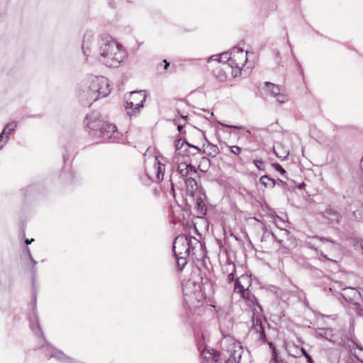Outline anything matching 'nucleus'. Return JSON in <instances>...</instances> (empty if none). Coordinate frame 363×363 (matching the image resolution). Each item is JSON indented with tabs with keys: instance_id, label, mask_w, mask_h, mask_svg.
I'll return each instance as SVG.
<instances>
[{
	"instance_id": "1",
	"label": "nucleus",
	"mask_w": 363,
	"mask_h": 363,
	"mask_svg": "<svg viewBox=\"0 0 363 363\" xmlns=\"http://www.w3.org/2000/svg\"><path fill=\"white\" fill-rule=\"evenodd\" d=\"M122 45L109 35L102 36L100 40L99 61L109 67H116L125 58Z\"/></svg>"
},
{
	"instance_id": "2",
	"label": "nucleus",
	"mask_w": 363,
	"mask_h": 363,
	"mask_svg": "<svg viewBox=\"0 0 363 363\" xmlns=\"http://www.w3.org/2000/svg\"><path fill=\"white\" fill-rule=\"evenodd\" d=\"M86 126L91 130V134L104 140H111L114 143L119 140L121 133L114 124L103 122L99 120L97 113H92L86 117Z\"/></svg>"
},
{
	"instance_id": "3",
	"label": "nucleus",
	"mask_w": 363,
	"mask_h": 363,
	"mask_svg": "<svg viewBox=\"0 0 363 363\" xmlns=\"http://www.w3.org/2000/svg\"><path fill=\"white\" fill-rule=\"evenodd\" d=\"M111 92L108 79L104 77H94L82 98L86 97L88 101H95L99 98L108 96Z\"/></svg>"
},
{
	"instance_id": "4",
	"label": "nucleus",
	"mask_w": 363,
	"mask_h": 363,
	"mask_svg": "<svg viewBox=\"0 0 363 363\" xmlns=\"http://www.w3.org/2000/svg\"><path fill=\"white\" fill-rule=\"evenodd\" d=\"M173 252L177 259V267L182 270L188 262L189 247H188L187 235H179L174 239Z\"/></svg>"
},
{
	"instance_id": "5",
	"label": "nucleus",
	"mask_w": 363,
	"mask_h": 363,
	"mask_svg": "<svg viewBox=\"0 0 363 363\" xmlns=\"http://www.w3.org/2000/svg\"><path fill=\"white\" fill-rule=\"evenodd\" d=\"M145 91H131L128 96H125V110L130 116L136 115L143 107L146 99Z\"/></svg>"
},
{
	"instance_id": "6",
	"label": "nucleus",
	"mask_w": 363,
	"mask_h": 363,
	"mask_svg": "<svg viewBox=\"0 0 363 363\" xmlns=\"http://www.w3.org/2000/svg\"><path fill=\"white\" fill-rule=\"evenodd\" d=\"M317 242H320L324 246V249L328 252L339 251L341 248L340 244L337 242L319 236H313L311 238L310 240L307 242V245L310 248L317 250Z\"/></svg>"
},
{
	"instance_id": "7",
	"label": "nucleus",
	"mask_w": 363,
	"mask_h": 363,
	"mask_svg": "<svg viewBox=\"0 0 363 363\" xmlns=\"http://www.w3.org/2000/svg\"><path fill=\"white\" fill-rule=\"evenodd\" d=\"M247 52L244 53V50L241 48L237 47L233 48V56L230 59V67L236 69L235 77H237L238 74H241L242 67L247 60Z\"/></svg>"
},
{
	"instance_id": "8",
	"label": "nucleus",
	"mask_w": 363,
	"mask_h": 363,
	"mask_svg": "<svg viewBox=\"0 0 363 363\" xmlns=\"http://www.w3.org/2000/svg\"><path fill=\"white\" fill-rule=\"evenodd\" d=\"M272 238L280 244L281 247L285 250V252H287L291 247L295 246L290 232L286 230L279 229L277 233H272Z\"/></svg>"
},
{
	"instance_id": "9",
	"label": "nucleus",
	"mask_w": 363,
	"mask_h": 363,
	"mask_svg": "<svg viewBox=\"0 0 363 363\" xmlns=\"http://www.w3.org/2000/svg\"><path fill=\"white\" fill-rule=\"evenodd\" d=\"M164 169V164L158 161L157 158H155V164L152 169L153 173L155 174V177H152L150 173L147 172L145 175V177H141V179H143V182L147 184L152 182H160V181L163 180Z\"/></svg>"
},
{
	"instance_id": "10",
	"label": "nucleus",
	"mask_w": 363,
	"mask_h": 363,
	"mask_svg": "<svg viewBox=\"0 0 363 363\" xmlns=\"http://www.w3.org/2000/svg\"><path fill=\"white\" fill-rule=\"evenodd\" d=\"M341 296L348 303L359 306L361 294L354 288L347 287L342 289Z\"/></svg>"
},
{
	"instance_id": "11",
	"label": "nucleus",
	"mask_w": 363,
	"mask_h": 363,
	"mask_svg": "<svg viewBox=\"0 0 363 363\" xmlns=\"http://www.w3.org/2000/svg\"><path fill=\"white\" fill-rule=\"evenodd\" d=\"M252 330L255 331L257 334V339L262 342H265L267 340L266 335L264 330V326L262 322V318L260 315H256L255 312H253V315L252 316Z\"/></svg>"
},
{
	"instance_id": "12",
	"label": "nucleus",
	"mask_w": 363,
	"mask_h": 363,
	"mask_svg": "<svg viewBox=\"0 0 363 363\" xmlns=\"http://www.w3.org/2000/svg\"><path fill=\"white\" fill-rule=\"evenodd\" d=\"M321 215L331 224H338L342 218L340 213L330 205L326 207L325 211L321 213Z\"/></svg>"
},
{
	"instance_id": "13",
	"label": "nucleus",
	"mask_w": 363,
	"mask_h": 363,
	"mask_svg": "<svg viewBox=\"0 0 363 363\" xmlns=\"http://www.w3.org/2000/svg\"><path fill=\"white\" fill-rule=\"evenodd\" d=\"M177 172L180 175L181 178L184 180L186 178L195 176L197 174V170L196 167L191 164L181 162L177 165Z\"/></svg>"
},
{
	"instance_id": "14",
	"label": "nucleus",
	"mask_w": 363,
	"mask_h": 363,
	"mask_svg": "<svg viewBox=\"0 0 363 363\" xmlns=\"http://www.w3.org/2000/svg\"><path fill=\"white\" fill-rule=\"evenodd\" d=\"M202 363H221L220 354L214 350L204 349L201 352Z\"/></svg>"
},
{
	"instance_id": "15",
	"label": "nucleus",
	"mask_w": 363,
	"mask_h": 363,
	"mask_svg": "<svg viewBox=\"0 0 363 363\" xmlns=\"http://www.w3.org/2000/svg\"><path fill=\"white\" fill-rule=\"evenodd\" d=\"M42 347L48 351V355H49L50 357L56 358L58 360L66 363H74L72 359L67 357L62 351L52 348L48 344L43 345Z\"/></svg>"
},
{
	"instance_id": "16",
	"label": "nucleus",
	"mask_w": 363,
	"mask_h": 363,
	"mask_svg": "<svg viewBox=\"0 0 363 363\" xmlns=\"http://www.w3.org/2000/svg\"><path fill=\"white\" fill-rule=\"evenodd\" d=\"M237 347H239L240 350L241 349L240 342H233L232 349L228 352L229 357L225 359V363L239 362V360L241 358V352L240 350L236 351L235 348Z\"/></svg>"
},
{
	"instance_id": "17",
	"label": "nucleus",
	"mask_w": 363,
	"mask_h": 363,
	"mask_svg": "<svg viewBox=\"0 0 363 363\" xmlns=\"http://www.w3.org/2000/svg\"><path fill=\"white\" fill-rule=\"evenodd\" d=\"M250 278L247 275H242L235 280L234 284V291L237 293H241L246 289L245 285L249 286Z\"/></svg>"
},
{
	"instance_id": "18",
	"label": "nucleus",
	"mask_w": 363,
	"mask_h": 363,
	"mask_svg": "<svg viewBox=\"0 0 363 363\" xmlns=\"http://www.w3.org/2000/svg\"><path fill=\"white\" fill-rule=\"evenodd\" d=\"M350 211H352L356 219L363 220V204L362 203L354 201L350 206Z\"/></svg>"
},
{
	"instance_id": "19",
	"label": "nucleus",
	"mask_w": 363,
	"mask_h": 363,
	"mask_svg": "<svg viewBox=\"0 0 363 363\" xmlns=\"http://www.w3.org/2000/svg\"><path fill=\"white\" fill-rule=\"evenodd\" d=\"M233 51L231 52H224L220 55H214L210 57L208 60V62L211 60H216L219 62H223V64L228 63V65L230 66V59H232Z\"/></svg>"
},
{
	"instance_id": "20",
	"label": "nucleus",
	"mask_w": 363,
	"mask_h": 363,
	"mask_svg": "<svg viewBox=\"0 0 363 363\" xmlns=\"http://www.w3.org/2000/svg\"><path fill=\"white\" fill-rule=\"evenodd\" d=\"M30 326L35 335H43L37 315L34 313L29 316Z\"/></svg>"
},
{
	"instance_id": "21",
	"label": "nucleus",
	"mask_w": 363,
	"mask_h": 363,
	"mask_svg": "<svg viewBox=\"0 0 363 363\" xmlns=\"http://www.w3.org/2000/svg\"><path fill=\"white\" fill-rule=\"evenodd\" d=\"M186 188L188 192L193 194L198 189V184L194 176L184 179Z\"/></svg>"
},
{
	"instance_id": "22",
	"label": "nucleus",
	"mask_w": 363,
	"mask_h": 363,
	"mask_svg": "<svg viewBox=\"0 0 363 363\" xmlns=\"http://www.w3.org/2000/svg\"><path fill=\"white\" fill-rule=\"evenodd\" d=\"M188 247H189V253L191 252L193 255H195V250L197 247L203 248V244L200 242L199 240L193 236H187Z\"/></svg>"
},
{
	"instance_id": "23",
	"label": "nucleus",
	"mask_w": 363,
	"mask_h": 363,
	"mask_svg": "<svg viewBox=\"0 0 363 363\" xmlns=\"http://www.w3.org/2000/svg\"><path fill=\"white\" fill-rule=\"evenodd\" d=\"M16 128V124L15 123H8L6 127L4 128L3 131L0 134V143L2 141L3 135H6V138H9V135L11 134L15 129ZM8 139H6L7 140ZM3 145L0 146V149L2 147Z\"/></svg>"
},
{
	"instance_id": "24",
	"label": "nucleus",
	"mask_w": 363,
	"mask_h": 363,
	"mask_svg": "<svg viewBox=\"0 0 363 363\" xmlns=\"http://www.w3.org/2000/svg\"><path fill=\"white\" fill-rule=\"evenodd\" d=\"M259 182L265 188H274L277 183L275 179L269 177L267 174L263 175L259 178Z\"/></svg>"
},
{
	"instance_id": "25",
	"label": "nucleus",
	"mask_w": 363,
	"mask_h": 363,
	"mask_svg": "<svg viewBox=\"0 0 363 363\" xmlns=\"http://www.w3.org/2000/svg\"><path fill=\"white\" fill-rule=\"evenodd\" d=\"M265 85L269 88V91H270L271 94L274 96L283 91L282 87L279 85L269 82H266Z\"/></svg>"
},
{
	"instance_id": "26",
	"label": "nucleus",
	"mask_w": 363,
	"mask_h": 363,
	"mask_svg": "<svg viewBox=\"0 0 363 363\" xmlns=\"http://www.w3.org/2000/svg\"><path fill=\"white\" fill-rule=\"evenodd\" d=\"M196 206L198 213L205 215L207 211V208L201 197L196 198Z\"/></svg>"
},
{
	"instance_id": "27",
	"label": "nucleus",
	"mask_w": 363,
	"mask_h": 363,
	"mask_svg": "<svg viewBox=\"0 0 363 363\" xmlns=\"http://www.w3.org/2000/svg\"><path fill=\"white\" fill-rule=\"evenodd\" d=\"M318 335L320 337H325L330 341H332V338L333 337V330L330 328L319 329Z\"/></svg>"
},
{
	"instance_id": "28",
	"label": "nucleus",
	"mask_w": 363,
	"mask_h": 363,
	"mask_svg": "<svg viewBox=\"0 0 363 363\" xmlns=\"http://www.w3.org/2000/svg\"><path fill=\"white\" fill-rule=\"evenodd\" d=\"M207 148L209 151L208 155L212 157H216L220 152V150H219V148L218 147V146L216 145H213L211 143H208Z\"/></svg>"
},
{
	"instance_id": "29",
	"label": "nucleus",
	"mask_w": 363,
	"mask_h": 363,
	"mask_svg": "<svg viewBox=\"0 0 363 363\" xmlns=\"http://www.w3.org/2000/svg\"><path fill=\"white\" fill-rule=\"evenodd\" d=\"M240 294H242V297L243 298L250 301L252 303H254V302L257 301L255 296H253L251 294L250 291L248 289V286H247L246 289L242 291Z\"/></svg>"
},
{
	"instance_id": "30",
	"label": "nucleus",
	"mask_w": 363,
	"mask_h": 363,
	"mask_svg": "<svg viewBox=\"0 0 363 363\" xmlns=\"http://www.w3.org/2000/svg\"><path fill=\"white\" fill-rule=\"evenodd\" d=\"M215 77L220 81V82H225L227 79V76L224 72H223L220 69H216L214 71Z\"/></svg>"
},
{
	"instance_id": "31",
	"label": "nucleus",
	"mask_w": 363,
	"mask_h": 363,
	"mask_svg": "<svg viewBox=\"0 0 363 363\" xmlns=\"http://www.w3.org/2000/svg\"><path fill=\"white\" fill-rule=\"evenodd\" d=\"M274 97L277 99V101L279 104H283L289 100L288 96L284 93V91L276 95Z\"/></svg>"
},
{
	"instance_id": "32",
	"label": "nucleus",
	"mask_w": 363,
	"mask_h": 363,
	"mask_svg": "<svg viewBox=\"0 0 363 363\" xmlns=\"http://www.w3.org/2000/svg\"><path fill=\"white\" fill-rule=\"evenodd\" d=\"M272 166L276 171L279 172L281 174L285 175L286 174V171L279 163H272Z\"/></svg>"
},
{
	"instance_id": "33",
	"label": "nucleus",
	"mask_w": 363,
	"mask_h": 363,
	"mask_svg": "<svg viewBox=\"0 0 363 363\" xmlns=\"http://www.w3.org/2000/svg\"><path fill=\"white\" fill-rule=\"evenodd\" d=\"M185 144H186L188 147H191V148H193V149H194V152H192V154H193L194 155H196V154H199V153H200V152H201V149H200L199 147H197V146H196V145H191V144L189 143L186 140H185Z\"/></svg>"
},
{
	"instance_id": "34",
	"label": "nucleus",
	"mask_w": 363,
	"mask_h": 363,
	"mask_svg": "<svg viewBox=\"0 0 363 363\" xmlns=\"http://www.w3.org/2000/svg\"><path fill=\"white\" fill-rule=\"evenodd\" d=\"M230 152L233 155H239L242 150L241 147H240L237 145L231 146V147H230Z\"/></svg>"
},
{
	"instance_id": "35",
	"label": "nucleus",
	"mask_w": 363,
	"mask_h": 363,
	"mask_svg": "<svg viewBox=\"0 0 363 363\" xmlns=\"http://www.w3.org/2000/svg\"><path fill=\"white\" fill-rule=\"evenodd\" d=\"M253 163L256 166V167L259 170H264V166H263V161L261 160H255L253 161Z\"/></svg>"
},
{
	"instance_id": "36",
	"label": "nucleus",
	"mask_w": 363,
	"mask_h": 363,
	"mask_svg": "<svg viewBox=\"0 0 363 363\" xmlns=\"http://www.w3.org/2000/svg\"><path fill=\"white\" fill-rule=\"evenodd\" d=\"M184 144H185V140L182 141L181 139L177 140L175 141V145H174L176 151L182 149L183 145H184Z\"/></svg>"
},
{
	"instance_id": "37",
	"label": "nucleus",
	"mask_w": 363,
	"mask_h": 363,
	"mask_svg": "<svg viewBox=\"0 0 363 363\" xmlns=\"http://www.w3.org/2000/svg\"><path fill=\"white\" fill-rule=\"evenodd\" d=\"M270 238H272V233L269 232V231H265V232H264V233L262 236L261 241L266 242Z\"/></svg>"
},
{
	"instance_id": "38",
	"label": "nucleus",
	"mask_w": 363,
	"mask_h": 363,
	"mask_svg": "<svg viewBox=\"0 0 363 363\" xmlns=\"http://www.w3.org/2000/svg\"><path fill=\"white\" fill-rule=\"evenodd\" d=\"M351 240L352 241V243H353V245L354 247H357V245H359V246L360 247L362 248V251H363V239L361 240L360 241L356 240V239H351Z\"/></svg>"
},
{
	"instance_id": "39",
	"label": "nucleus",
	"mask_w": 363,
	"mask_h": 363,
	"mask_svg": "<svg viewBox=\"0 0 363 363\" xmlns=\"http://www.w3.org/2000/svg\"><path fill=\"white\" fill-rule=\"evenodd\" d=\"M220 125H223V126H225V127L230 128H234V129H238V130H240V129L242 128V126H239V125H226V124H224V123H220Z\"/></svg>"
},
{
	"instance_id": "40",
	"label": "nucleus",
	"mask_w": 363,
	"mask_h": 363,
	"mask_svg": "<svg viewBox=\"0 0 363 363\" xmlns=\"http://www.w3.org/2000/svg\"><path fill=\"white\" fill-rule=\"evenodd\" d=\"M26 250L28 251V255H29V258L31 260V262H33V264L34 265L36 264L37 262L33 259V257H32V255H31V254L30 252V250H29V248L28 247H26Z\"/></svg>"
},
{
	"instance_id": "41",
	"label": "nucleus",
	"mask_w": 363,
	"mask_h": 363,
	"mask_svg": "<svg viewBox=\"0 0 363 363\" xmlns=\"http://www.w3.org/2000/svg\"><path fill=\"white\" fill-rule=\"evenodd\" d=\"M320 256L323 258H325V259L327 260H330V261H333V262H335V260L332 259H330L327 257V255L325 254H324V252H323L322 251L320 252Z\"/></svg>"
},
{
	"instance_id": "42",
	"label": "nucleus",
	"mask_w": 363,
	"mask_h": 363,
	"mask_svg": "<svg viewBox=\"0 0 363 363\" xmlns=\"http://www.w3.org/2000/svg\"><path fill=\"white\" fill-rule=\"evenodd\" d=\"M357 313L359 316H363V308L357 307Z\"/></svg>"
},
{
	"instance_id": "43",
	"label": "nucleus",
	"mask_w": 363,
	"mask_h": 363,
	"mask_svg": "<svg viewBox=\"0 0 363 363\" xmlns=\"http://www.w3.org/2000/svg\"><path fill=\"white\" fill-rule=\"evenodd\" d=\"M234 280V274L233 273H230L228 276V282H231Z\"/></svg>"
},
{
	"instance_id": "44",
	"label": "nucleus",
	"mask_w": 363,
	"mask_h": 363,
	"mask_svg": "<svg viewBox=\"0 0 363 363\" xmlns=\"http://www.w3.org/2000/svg\"><path fill=\"white\" fill-rule=\"evenodd\" d=\"M301 351L302 354H303L306 358H307V357H308V356H310V355L307 353L306 350L303 347H301Z\"/></svg>"
},
{
	"instance_id": "45",
	"label": "nucleus",
	"mask_w": 363,
	"mask_h": 363,
	"mask_svg": "<svg viewBox=\"0 0 363 363\" xmlns=\"http://www.w3.org/2000/svg\"><path fill=\"white\" fill-rule=\"evenodd\" d=\"M277 184L278 185L281 186H284L286 183L284 181H282L281 179H279L278 182H277Z\"/></svg>"
},
{
	"instance_id": "46",
	"label": "nucleus",
	"mask_w": 363,
	"mask_h": 363,
	"mask_svg": "<svg viewBox=\"0 0 363 363\" xmlns=\"http://www.w3.org/2000/svg\"><path fill=\"white\" fill-rule=\"evenodd\" d=\"M33 241H34V239H33V238H32V239H30V240H29V239H26V240H25V242H26V245H29V244H30V243H31L32 242H33Z\"/></svg>"
},
{
	"instance_id": "47",
	"label": "nucleus",
	"mask_w": 363,
	"mask_h": 363,
	"mask_svg": "<svg viewBox=\"0 0 363 363\" xmlns=\"http://www.w3.org/2000/svg\"><path fill=\"white\" fill-rule=\"evenodd\" d=\"M306 359H307V362H308V363H314V362H313V359L311 358V356H308V357H307V358H306Z\"/></svg>"
},
{
	"instance_id": "48",
	"label": "nucleus",
	"mask_w": 363,
	"mask_h": 363,
	"mask_svg": "<svg viewBox=\"0 0 363 363\" xmlns=\"http://www.w3.org/2000/svg\"><path fill=\"white\" fill-rule=\"evenodd\" d=\"M164 64H165V65H164V69H167V67L169 66V63L167 61V60H164Z\"/></svg>"
},
{
	"instance_id": "49",
	"label": "nucleus",
	"mask_w": 363,
	"mask_h": 363,
	"mask_svg": "<svg viewBox=\"0 0 363 363\" xmlns=\"http://www.w3.org/2000/svg\"><path fill=\"white\" fill-rule=\"evenodd\" d=\"M182 128H183V125H177V130L179 131H181Z\"/></svg>"
},
{
	"instance_id": "50",
	"label": "nucleus",
	"mask_w": 363,
	"mask_h": 363,
	"mask_svg": "<svg viewBox=\"0 0 363 363\" xmlns=\"http://www.w3.org/2000/svg\"><path fill=\"white\" fill-rule=\"evenodd\" d=\"M352 343H353L354 345H356V347H357L358 349H359V350H362V348L360 346H359L358 345H357L354 342H352Z\"/></svg>"
},
{
	"instance_id": "51",
	"label": "nucleus",
	"mask_w": 363,
	"mask_h": 363,
	"mask_svg": "<svg viewBox=\"0 0 363 363\" xmlns=\"http://www.w3.org/2000/svg\"><path fill=\"white\" fill-rule=\"evenodd\" d=\"M182 117L184 119H185V120L187 118V116H182Z\"/></svg>"
},
{
	"instance_id": "52",
	"label": "nucleus",
	"mask_w": 363,
	"mask_h": 363,
	"mask_svg": "<svg viewBox=\"0 0 363 363\" xmlns=\"http://www.w3.org/2000/svg\"><path fill=\"white\" fill-rule=\"evenodd\" d=\"M202 160L208 161V160L206 157H203Z\"/></svg>"
},
{
	"instance_id": "53",
	"label": "nucleus",
	"mask_w": 363,
	"mask_h": 363,
	"mask_svg": "<svg viewBox=\"0 0 363 363\" xmlns=\"http://www.w3.org/2000/svg\"><path fill=\"white\" fill-rule=\"evenodd\" d=\"M276 55L277 57H279V52H276Z\"/></svg>"
},
{
	"instance_id": "54",
	"label": "nucleus",
	"mask_w": 363,
	"mask_h": 363,
	"mask_svg": "<svg viewBox=\"0 0 363 363\" xmlns=\"http://www.w3.org/2000/svg\"><path fill=\"white\" fill-rule=\"evenodd\" d=\"M40 335L43 337V338H44V337H43V335ZM43 341H45V339H43Z\"/></svg>"
},
{
	"instance_id": "55",
	"label": "nucleus",
	"mask_w": 363,
	"mask_h": 363,
	"mask_svg": "<svg viewBox=\"0 0 363 363\" xmlns=\"http://www.w3.org/2000/svg\"><path fill=\"white\" fill-rule=\"evenodd\" d=\"M302 186H303V184H301V185L299 186V188H301Z\"/></svg>"
},
{
	"instance_id": "56",
	"label": "nucleus",
	"mask_w": 363,
	"mask_h": 363,
	"mask_svg": "<svg viewBox=\"0 0 363 363\" xmlns=\"http://www.w3.org/2000/svg\"><path fill=\"white\" fill-rule=\"evenodd\" d=\"M302 186H303V184H301V185L299 186V188H301Z\"/></svg>"
},
{
	"instance_id": "57",
	"label": "nucleus",
	"mask_w": 363,
	"mask_h": 363,
	"mask_svg": "<svg viewBox=\"0 0 363 363\" xmlns=\"http://www.w3.org/2000/svg\"><path fill=\"white\" fill-rule=\"evenodd\" d=\"M302 186H303V184H301V185L299 186V188H301Z\"/></svg>"
},
{
	"instance_id": "58",
	"label": "nucleus",
	"mask_w": 363,
	"mask_h": 363,
	"mask_svg": "<svg viewBox=\"0 0 363 363\" xmlns=\"http://www.w3.org/2000/svg\"><path fill=\"white\" fill-rule=\"evenodd\" d=\"M35 301H36V297L35 296L34 297V302L35 303Z\"/></svg>"
}]
</instances>
